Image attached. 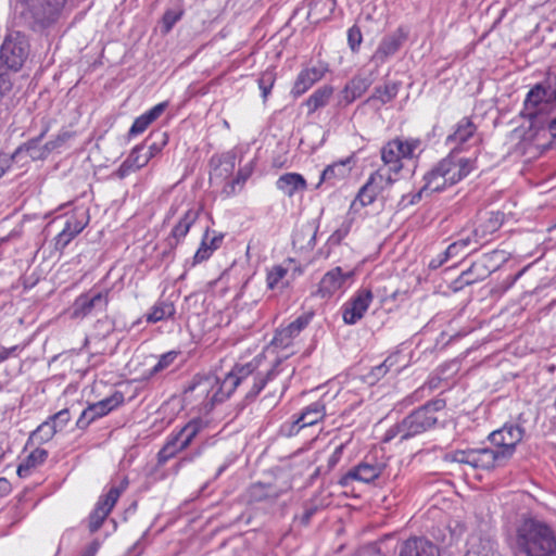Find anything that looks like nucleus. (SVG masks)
Instances as JSON below:
<instances>
[{
    "mask_svg": "<svg viewBox=\"0 0 556 556\" xmlns=\"http://www.w3.org/2000/svg\"><path fill=\"white\" fill-rule=\"evenodd\" d=\"M516 546L526 556H556V534L546 522L523 517L516 528Z\"/></svg>",
    "mask_w": 556,
    "mask_h": 556,
    "instance_id": "obj_1",
    "label": "nucleus"
},
{
    "mask_svg": "<svg viewBox=\"0 0 556 556\" xmlns=\"http://www.w3.org/2000/svg\"><path fill=\"white\" fill-rule=\"evenodd\" d=\"M473 163L475 161L470 159L457 157L454 152H451L425 175V185L414 194L410 203L420 201L425 193L428 195L440 192L447 186L457 184L472 170Z\"/></svg>",
    "mask_w": 556,
    "mask_h": 556,
    "instance_id": "obj_2",
    "label": "nucleus"
},
{
    "mask_svg": "<svg viewBox=\"0 0 556 556\" xmlns=\"http://www.w3.org/2000/svg\"><path fill=\"white\" fill-rule=\"evenodd\" d=\"M445 405L443 399L427 402L413 410L401 422L392 426L386 433V441L395 437H400V440L404 441L434 428L438 422V413L444 409Z\"/></svg>",
    "mask_w": 556,
    "mask_h": 556,
    "instance_id": "obj_3",
    "label": "nucleus"
},
{
    "mask_svg": "<svg viewBox=\"0 0 556 556\" xmlns=\"http://www.w3.org/2000/svg\"><path fill=\"white\" fill-rule=\"evenodd\" d=\"M553 102L555 100L551 97L549 88L536 84L530 89L521 111V115L529 121V138L534 139L541 131L545 130L548 122L547 115Z\"/></svg>",
    "mask_w": 556,
    "mask_h": 556,
    "instance_id": "obj_4",
    "label": "nucleus"
},
{
    "mask_svg": "<svg viewBox=\"0 0 556 556\" xmlns=\"http://www.w3.org/2000/svg\"><path fill=\"white\" fill-rule=\"evenodd\" d=\"M220 387L222 380L215 375L197 376L185 388L184 399L204 408H212L216 403H222L229 397L219 390Z\"/></svg>",
    "mask_w": 556,
    "mask_h": 556,
    "instance_id": "obj_5",
    "label": "nucleus"
},
{
    "mask_svg": "<svg viewBox=\"0 0 556 556\" xmlns=\"http://www.w3.org/2000/svg\"><path fill=\"white\" fill-rule=\"evenodd\" d=\"M445 458L451 462L466 464L473 468L485 470L504 466L508 462L505 454L501 453L495 446L493 448L458 450L446 454Z\"/></svg>",
    "mask_w": 556,
    "mask_h": 556,
    "instance_id": "obj_6",
    "label": "nucleus"
},
{
    "mask_svg": "<svg viewBox=\"0 0 556 556\" xmlns=\"http://www.w3.org/2000/svg\"><path fill=\"white\" fill-rule=\"evenodd\" d=\"M22 15L33 29L52 24L61 10L59 0H22Z\"/></svg>",
    "mask_w": 556,
    "mask_h": 556,
    "instance_id": "obj_7",
    "label": "nucleus"
},
{
    "mask_svg": "<svg viewBox=\"0 0 556 556\" xmlns=\"http://www.w3.org/2000/svg\"><path fill=\"white\" fill-rule=\"evenodd\" d=\"M507 261V253L503 250H494L475 262L467 270L463 271L459 280L465 285H472L485 279Z\"/></svg>",
    "mask_w": 556,
    "mask_h": 556,
    "instance_id": "obj_8",
    "label": "nucleus"
},
{
    "mask_svg": "<svg viewBox=\"0 0 556 556\" xmlns=\"http://www.w3.org/2000/svg\"><path fill=\"white\" fill-rule=\"evenodd\" d=\"M109 305V290L89 291L77 296L70 308L73 319H83L93 313H103Z\"/></svg>",
    "mask_w": 556,
    "mask_h": 556,
    "instance_id": "obj_9",
    "label": "nucleus"
},
{
    "mask_svg": "<svg viewBox=\"0 0 556 556\" xmlns=\"http://www.w3.org/2000/svg\"><path fill=\"white\" fill-rule=\"evenodd\" d=\"M126 486L127 481H123L118 486H112L105 495L100 496L88 518V528L91 533L97 532L101 528Z\"/></svg>",
    "mask_w": 556,
    "mask_h": 556,
    "instance_id": "obj_10",
    "label": "nucleus"
},
{
    "mask_svg": "<svg viewBox=\"0 0 556 556\" xmlns=\"http://www.w3.org/2000/svg\"><path fill=\"white\" fill-rule=\"evenodd\" d=\"M401 147V138H395L388 141L381 149L383 165L377 170H384L382 179H384L387 186H391L396 181V176L403 169Z\"/></svg>",
    "mask_w": 556,
    "mask_h": 556,
    "instance_id": "obj_11",
    "label": "nucleus"
},
{
    "mask_svg": "<svg viewBox=\"0 0 556 556\" xmlns=\"http://www.w3.org/2000/svg\"><path fill=\"white\" fill-rule=\"evenodd\" d=\"M523 434L525 429L522 427L506 424L501 429L491 432L489 440L509 460L515 454L516 446L521 442Z\"/></svg>",
    "mask_w": 556,
    "mask_h": 556,
    "instance_id": "obj_12",
    "label": "nucleus"
},
{
    "mask_svg": "<svg viewBox=\"0 0 556 556\" xmlns=\"http://www.w3.org/2000/svg\"><path fill=\"white\" fill-rule=\"evenodd\" d=\"M384 469V463L378 462L375 457H365L363 462L341 477L340 484L348 486L354 480L364 483L374 482L381 476Z\"/></svg>",
    "mask_w": 556,
    "mask_h": 556,
    "instance_id": "obj_13",
    "label": "nucleus"
},
{
    "mask_svg": "<svg viewBox=\"0 0 556 556\" xmlns=\"http://www.w3.org/2000/svg\"><path fill=\"white\" fill-rule=\"evenodd\" d=\"M124 402V394L115 391L112 395L89 404L80 414L76 426L79 429H86L96 419L108 415L114 408L118 407Z\"/></svg>",
    "mask_w": 556,
    "mask_h": 556,
    "instance_id": "obj_14",
    "label": "nucleus"
},
{
    "mask_svg": "<svg viewBox=\"0 0 556 556\" xmlns=\"http://www.w3.org/2000/svg\"><path fill=\"white\" fill-rule=\"evenodd\" d=\"M503 224V214L500 212H482L478 215L473 229L469 233L477 251L479 245L488 242L490 237L497 231Z\"/></svg>",
    "mask_w": 556,
    "mask_h": 556,
    "instance_id": "obj_15",
    "label": "nucleus"
},
{
    "mask_svg": "<svg viewBox=\"0 0 556 556\" xmlns=\"http://www.w3.org/2000/svg\"><path fill=\"white\" fill-rule=\"evenodd\" d=\"M377 71L372 70L368 74H357L350 79L338 96V105L345 108L361 98L376 79Z\"/></svg>",
    "mask_w": 556,
    "mask_h": 556,
    "instance_id": "obj_16",
    "label": "nucleus"
},
{
    "mask_svg": "<svg viewBox=\"0 0 556 556\" xmlns=\"http://www.w3.org/2000/svg\"><path fill=\"white\" fill-rule=\"evenodd\" d=\"M407 39V31L403 27L396 28L393 33L386 35L378 45L370 62L375 64L374 70L387 62L394 55Z\"/></svg>",
    "mask_w": 556,
    "mask_h": 556,
    "instance_id": "obj_17",
    "label": "nucleus"
},
{
    "mask_svg": "<svg viewBox=\"0 0 556 556\" xmlns=\"http://www.w3.org/2000/svg\"><path fill=\"white\" fill-rule=\"evenodd\" d=\"M200 213V208L191 207L182 214L177 224L173 227L168 237L165 239L166 248L163 252L164 254H168L174 251L185 239L191 226L198 220Z\"/></svg>",
    "mask_w": 556,
    "mask_h": 556,
    "instance_id": "obj_18",
    "label": "nucleus"
},
{
    "mask_svg": "<svg viewBox=\"0 0 556 556\" xmlns=\"http://www.w3.org/2000/svg\"><path fill=\"white\" fill-rule=\"evenodd\" d=\"M374 299L369 289H361L344 304L342 317L345 324L354 325L363 318Z\"/></svg>",
    "mask_w": 556,
    "mask_h": 556,
    "instance_id": "obj_19",
    "label": "nucleus"
},
{
    "mask_svg": "<svg viewBox=\"0 0 556 556\" xmlns=\"http://www.w3.org/2000/svg\"><path fill=\"white\" fill-rule=\"evenodd\" d=\"M325 416V405L315 402L303 409L299 417L290 424L282 426V431L289 437L296 434L302 428L313 426Z\"/></svg>",
    "mask_w": 556,
    "mask_h": 556,
    "instance_id": "obj_20",
    "label": "nucleus"
},
{
    "mask_svg": "<svg viewBox=\"0 0 556 556\" xmlns=\"http://www.w3.org/2000/svg\"><path fill=\"white\" fill-rule=\"evenodd\" d=\"M86 213L73 214L65 220L63 229L54 238V249L62 252L87 226Z\"/></svg>",
    "mask_w": 556,
    "mask_h": 556,
    "instance_id": "obj_21",
    "label": "nucleus"
},
{
    "mask_svg": "<svg viewBox=\"0 0 556 556\" xmlns=\"http://www.w3.org/2000/svg\"><path fill=\"white\" fill-rule=\"evenodd\" d=\"M470 140H473L475 142L479 141L477 127L470 118L464 117L456 124L453 134L447 136L446 143L456 144L452 151L456 155V150H460L462 147Z\"/></svg>",
    "mask_w": 556,
    "mask_h": 556,
    "instance_id": "obj_22",
    "label": "nucleus"
},
{
    "mask_svg": "<svg viewBox=\"0 0 556 556\" xmlns=\"http://www.w3.org/2000/svg\"><path fill=\"white\" fill-rule=\"evenodd\" d=\"M384 175V170H376L368 179V181L359 189L357 197L353 204L357 201L362 206H367L371 204L378 193L387 188L388 186L384 184V179H382Z\"/></svg>",
    "mask_w": 556,
    "mask_h": 556,
    "instance_id": "obj_23",
    "label": "nucleus"
},
{
    "mask_svg": "<svg viewBox=\"0 0 556 556\" xmlns=\"http://www.w3.org/2000/svg\"><path fill=\"white\" fill-rule=\"evenodd\" d=\"M353 273L343 274L341 267H336L327 271L319 282L317 294L321 298H328L341 289L344 282L351 278Z\"/></svg>",
    "mask_w": 556,
    "mask_h": 556,
    "instance_id": "obj_24",
    "label": "nucleus"
},
{
    "mask_svg": "<svg viewBox=\"0 0 556 556\" xmlns=\"http://www.w3.org/2000/svg\"><path fill=\"white\" fill-rule=\"evenodd\" d=\"M399 556H439V549L429 540L415 536L402 543Z\"/></svg>",
    "mask_w": 556,
    "mask_h": 556,
    "instance_id": "obj_25",
    "label": "nucleus"
},
{
    "mask_svg": "<svg viewBox=\"0 0 556 556\" xmlns=\"http://www.w3.org/2000/svg\"><path fill=\"white\" fill-rule=\"evenodd\" d=\"M326 68L319 66H313L304 68L298 75L293 88L292 94L300 97L305 93L315 83L319 81L325 75Z\"/></svg>",
    "mask_w": 556,
    "mask_h": 556,
    "instance_id": "obj_26",
    "label": "nucleus"
},
{
    "mask_svg": "<svg viewBox=\"0 0 556 556\" xmlns=\"http://www.w3.org/2000/svg\"><path fill=\"white\" fill-rule=\"evenodd\" d=\"M254 369L255 367L252 364L236 366L222 380V387L219 388V390H222V392L230 396L239 384H241L243 381H247L250 378Z\"/></svg>",
    "mask_w": 556,
    "mask_h": 556,
    "instance_id": "obj_27",
    "label": "nucleus"
},
{
    "mask_svg": "<svg viewBox=\"0 0 556 556\" xmlns=\"http://www.w3.org/2000/svg\"><path fill=\"white\" fill-rule=\"evenodd\" d=\"M276 187L282 193L292 198L295 193L305 191L307 182L301 174L286 173L277 179Z\"/></svg>",
    "mask_w": 556,
    "mask_h": 556,
    "instance_id": "obj_28",
    "label": "nucleus"
},
{
    "mask_svg": "<svg viewBox=\"0 0 556 556\" xmlns=\"http://www.w3.org/2000/svg\"><path fill=\"white\" fill-rule=\"evenodd\" d=\"M350 159L334 162L330 165H328L320 174V178L318 184L316 185V188H319L321 184L326 182L331 186H334L336 182L340 179H343L346 177L351 170V167L349 166Z\"/></svg>",
    "mask_w": 556,
    "mask_h": 556,
    "instance_id": "obj_29",
    "label": "nucleus"
},
{
    "mask_svg": "<svg viewBox=\"0 0 556 556\" xmlns=\"http://www.w3.org/2000/svg\"><path fill=\"white\" fill-rule=\"evenodd\" d=\"M334 88L330 85H324L317 88L303 103L307 109V114L311 115L317 110L327 106L333 97Z\"/></svg>",
    "mask_w": 556,
    "mask_h": 556,
    "instance_id": "obj_30",
    "label": "nucleus"
},
{
    "mask_svg": "<svg viewBox=\"0 0 556 556\" xmlns=\"http://www.w3.org/2000/svg\"><path fill=\"white\" fill-rule=\"evenodd\" d=\"M401 84L396 81L386 83L383 86L375 87L371 96H369L364 104L374 105L379 102L381 105L391 102L399 93Z\"/></svg>",
    "mask_w": 556,
    "mask_h": 556,
    "instance_id": "obj_31",
    "label": "nucleus"
},
{
    "mask_svg": "<svg viewBox=\"0 0 556 556\" xmlns=\"http://www.w3.org/2000/svg\"><path fill=\"white\" fill-rule=\"evenodd\" d=\"M281 365L282 361L279 358L275 362L274 366L266 372V375L258 374L253 376V384L248 391L245 397L249 400L255 399L256 395L266 387V384L273 381L283 370Z\"/></svg>",
    "mask_w": 556,
    "mask_h": 556,
    "instance_id": "obj_32",
    "label": "nucleus"
},
{
    "mask_svg": "<svg viewBox=\"0 0 556 556\" xmlns=\"http://www.w3.org/2000/svg\"><path fill=\"white\" fill-rule=\"evenodd\" d=\"M223 239V235H215L210 238L208 229H206L202 238L201 245L193 256L194 263H201L208 260L212 253L219 248Z\"/></svg>",
    "mask_w": 556,
    "mask_h": 556,
    "instance_id": "obj_33",
    "label": "nucleus"
},
{
    "mask_svg": "<svg viewBox=\"0 0 556 556\" xmlns=\"http://www.w3.org/2000/svg\"><path fill=\"white\" fill-rule=\"evenodd\" d=\"M279 496V492L269 484L261 482L252 484L248 492L247 497L249 503H257L267 500H275Z\"/></svg>",
    "mask_w": 556,
    "mask_h": 556,
    "instance_id": "obj_34",
    "label": "nucleus"
},
{
    "mask_svg": "<svg viewBox=\"0 0 556 556\" xmlns=\"http://www.w3.org/2000/svg\"><path fill=\"white\" fill-rule=\"evenodd\" d=\"M185 450L186 448L179 442V439H177L174 433H170L167 437L165 444L157 453V465L163 466L165 463Z\"/></svg>",
    "mask_w": 556,
    "mask_h": 556,
    "instance_id": "obj_35",
    "label": "nucleus"
},
{
    "mask_svg": "<svg viewBox=\"0 0 556 556\" xmlns=\"http://www.w3.org/2000/svg\"><path fill=\"white\" fill-rule=\"evenodd\" d=\"M465 525L457 520L450 521L443 529L442 535H435L445 546H451L464 535Z\"/></svg>",
    "mask_w": 556,
    "mask_h": 556,
    "instance_id": "obj_36",
    "label": "nucleus"
},
{
    "mask_svg": "<svg viewBox=\"0 0 556 556\" xmlns=\"http://www.w3.org/2000/svg\"><path fill=\"white\" fill-rule=\"evenodd\" d=\"M288 269L282 265H275L267 271L266 283L270 290H283L289 286V280L286 278Z\"/></svg>",
    "mask_w": 556,
    "mask_h": 556,
    "instance_id": "obj_37",
    "label": "nucleus"
},
{
    "mask_svg": "<svg viewBox=\"0 0 556 556\" xmlns=\"http://www.w3.org/2000/svg\"><path fill=\"white\" fill-rule=\"evenodd\" d=\"M175 314V307L173 303L169 302H157L155 303L151 311L147 314V321L148 323H157L163 319L169 318Z\"/></svg>",
    "mask_w": 556,
    "mask_h": 556,
    "instance_id": "obj_38",
    "label": "nucleus"
},
{
    "mask_svg": "<svg viewBox=\"0 0 556 556\" xmlns=\"http://www.w3.org/2000/svg\"><path fill=\"white\" fill-rule=\"evenodd\" d=\"M200 431L201 424L199 421H190L179 431L173 433L187 450L193 443Z\"/></svg>",
    "mask_w": 556,
    "mask_h": 556,
    "instance_id": "obj_39",
    "label": "nucleus"
},
{
    "mask_svg": "<svg viewBox=\"0 0 556 556\" xmlns=\"http://www.w3.org/2000/svg\"><path fill=\"white\" fill-rule=\"evenodd\" d=\"M167 143V134L163 131L151 132L141 146H144V153L156 155Z\"/></svg>",
    "mask_w": 556,
    "mask_h": 556,
    "instance_id": "obj_40",
    "label": "nucleus"
},
{
    "mask_svg": "<svg viewBox=\"0 0 556 556\" xmlns=\"http://www.w3.org/2000/svg\"><path fill=\"white\" fill-rule=\"evenodd\" d=\"M56 432V424H52L50 420H47L31 432L29 440L34 443L42 444L50 441Z\"/></svg>",
    "mask_w": 556,
    "mask_h": 556,
    "instance_id": "obj_41",
    "label": "nucleus"
},
{
    "mask_svg": "<svg viewBox=\"0 0 556 556\" xmlns=\"http://www.w3.org/2000/svg\"><path fill=\"white\" fill-rule=\"evenodd\" d=\"M401 154L403 159H417L424 151L422 141L419 138H401Z\"/></svg>",
    "mask_w": 556,
    "mask_h": 556,
    "instance_id": "obj_42",
    "label": "nucleus"
},
{
    "mask_svg": "<svg viewBox=\"0 0 556 556\" xmlns=\"http://www.w3.org/2000/svg\"><path fill=\"white\" fill-rule=\"evenodd\" d=\"M42 137H43V132L39 137L34 138L31 140L27 141L24 146L20 147L15 151V153L12 155L13 159L24 151L28 153V155L31 160H38V159L45 157L47 155V153H49V151L46 150V146L42 149H38V147H37Z\"/></svg>",
    "mask_w": 556,
    "mask_h": 556,
    "instance_id": "obj_43",
    "label": "nucleus"
},
{
    "mask_svg": "<svg viewBox=\"0 0 556 556\" xmlns=\"http://www.w3.org/2000/svg\"><path fill=\"white\" fill-rule=\"evenodd\" d=\"M252 174V169L251 168H241L236 178L232 179L231 181H229L223 189V193L226 195V197H230V195H233L236 194L237 192H239L243 185L245 184V181L248 180V178L251 176Z\"/></svg>",
    "mask_w": 556,
    "mask_h": 556,
    "instance_id": "obj_44",
    "label": "nucleus"
},
{
    "mask_svg": "<svg viewBox=\"0 0 556 556\" xmlns=\"http://www.w3.org/2000/svg\"><path fill=\"white\" fill-rule=\"evenodd\" d=\"M475 245V242L471 239V236L467 235L454 241L445 249V256L456 258L464 254L471 247Z\"/></svg>",
    "mask_w": 556,
    "mask_h": 556,
    "instance_id": "obj_45",
    "label": "nucleus"
},
{
    "mask_svg": "<svg viewBox=\"0 0 556 556\" xmlns=\"http://www.w3.org/2000/svg\"><path fill=\"white\" fill-rule=\"evenodd\" d=\"M296 337L295 333L287 326L277 329L271 340V345L279 349H287L292 344V340Z\"/></svg>",
    "mask_w": 556,
    "mask_h": 556,
    "instance_id": "obj_46",
    "label": "nucleus"
},
{
    "mask_svg": "<svg viewBox=\"0 0 556 556\" xmlns=\"http://www.w3.org/2000/svg\"><path fill=\"white\" fill-rule=\"evenodd\" d=\"M144 152V146H137L131 150L130 154L127 156V160L132 165V168L140 169L151 160V154Z\"/></svg>",
    "mask_w": 556,
    "mask_h": 556,
    "instance_id": "obj_47",
    "label": "nucleus"
},
{
    "mask_svg": "<svg viewBox=\"0 0 556 556\" xmlns=\"http://www.w3.org/2000/svg\"><path fill=\"white\" fill-rule=\"evenodd\" d=\"M353 225V217L346 216L339 228L330 236L329 241L331 244H340L342 240L349 235Z\"/></svg>",
    "mask_w": 556,
    "mask_h": 556,
    "instance_id": "obj_48",
    "label": "nucleus"
},
{
    "mask_svg": "<svg viewBox=\"0 0 556 556\" xmlns=\"http://www.w3.org/2000/svg\"><path fill=\"white\" fill-rule=\"evenodd\" d=\"M391 359V357H388L381 364L372 367L370 372L366 376L367 381L372 384L382 377H384L389 371L390 367L393 365Z\"/></svg>",
    "mask_w": 556,
    "mask_h": 556,
    "instance_id": "obj_49",
    "label": "nucleus"
},
{
    "mask_svg": "<svg viewBox=\"0 0 556 556\" xmlns=\"http://www.w3.org/2000/svg\"><path fill=\"white\" fill-rule=\"evenodd\" d=\"M218 166L214 169L213 175L216 177H227L235 169V155L227 154L219 159Z\"/></svg>",
    "mask_w": 556,
    "mask_h": 556,
    "instance_id": "obj_50",
    "label": "nucleus"
},
{
    "mask_svg": "<svg viewBox=\"0 0 556 556\" xmlns=\"http://www.w3.org/2000/svg\"><path fill=\"white\" fill-rule=\"evenodd\" d=\"M275 79H276L275 73L271 71H266L261 74L257 83H258L260 89L262 90V97H263L264 101L267 99L268 94L270 93L271 88L275 84Z\"/></svg>",
    "mask_w": 556,
    "mask_h": 556,
    "instance_id": "obj_51",
    "label": "nucleus"
},
{
    "mask_svg": "<svg viewBox=\"0 0 556 556\" xmlns=\"http://www.w3.org/2000/svg\"><path fill=\"white\" fill-rule=\"evenodd\" d=\"M178 353L176 351H169L159 358L157 363L150 370V376L156 375L167 367H169L176 359Z\"/></svg>",
    "mask_w": 556,
    "mask_h": 556,
    "instance_id": "obj_52",
    "label": "nucleus"
},
{
    "mask_svg": "<svg viewBox=\"0 0 556 556\" xmlns=\"http://www.w3.org/2000/svg\"><path fill=\"white\" fill-rule=\"evenodd\" d=\"M151 123H152V121L146 113L140 115L132 123V125L128 131V137L131 138V137L142 134L149 127V125Z\"/></svg>",
    "mask_w": 556,
    "mask_h": 556,
    "instance_id": "obj_53",
    "label": "nucleus"
},
{
    "mask_svg": "<svg viewBox=\"0 0 556 556\" xmlns=\"http://www.w3.org/2000/svg\"><path fill=\"white\" fill-rule=\"evenodd\" d=\"M362 41L363 35L361 28L356 25L350 27L348 30V43L353 52H357L359 50Z\"/></svg>",
    "mask_w": 556,
    "mask_h": 556,
    "instance_id": "obj_54",
    "label": "nucleus"
},
{
    "mask_svg": "<svg viewBox=\"0 0 556 556\" xmlns=\"http://www.w3.org/2000/svg\"><path fill=\"white\" fill-rule=\"evenodd\" d=\"M47 457H48V451H46L43 448H36L26 457V459L24 462L30 468H35V467L41 465L42 463H45Z\"/></svg>",
    "mask_w": 556,
    "mask_h": 556,
    "instance_id": "obj_55",
    "label": "nucleus"
},
{
    "mask_svg": "<svg viewBox=\"0 0 556 556\" xmlns=\"http://www.w3.org/2000/svg\"><path fill=\"white\" fill-rule=\"evenodd\" d=\"M71 415L68 409H62L50 417L52 424H56V430H62L70 421Z\"/></svg>",
    "mask_w": 556,
    "mask_h": 556,
    "instance_id": "obj_56",
    "label": "nucleus"
},
{
    "mask_svg": "<svg viewBox=\"0 0 556 556\" xmlns=\"http://www.w3.org/2000/svg\"><path fill=\"white\" fill-rule=\"evenodd\" d=\"M202 453V448L198 447L195 451L182 456L174 466V471L177 473L186 464L193 462Z\"/></svg>",
    "mask_w": 556,
    "mask_h": 556,
    "instance_id": "obj_57",
    "label": "nucleus"
},
{
    "mask_svg": "<svg viewBox=\"0 0 556 556\" xmlns=\"http://www.w3.org/2000/svg\"><path fill=\"white\" fill-rule=\"evenodd\" d=\"M308 323H309V317L306 315H302V316H299L292 323H290L288 325V327L293 331V333L299 336V333L308 325Z\"/></svg>",
    "mask_w": 556,
    "mask_h": 556,
    "instance_id": "obj_58",
    "label": "nucleus"
},
{
    "mask_svg": "<svg viewBox=\"0 0 556 556\" xmlns=\"http://www.w3.org/2000/svg\"><path fill=\"white\" fill-rule=\"evenodd\" d=\"M180 13H177L175 11H166L164 16H163V25H164V28H165V31H169L172 29V27L175 25V23L178 22V20L180 18Z\"/></svg>",
    "mask_w": 556,
    "mask_h": 556,
    "instance_id": "obj_59",
    "label": "nucleus"
},
{
    "mask_svg": "<svg viewBox=\"0 0 556 556\" xmlns=\"http://www.w3.org/2000/svg\"><path fill=\"white\" fill-rule=\"evenodd\" d=\"M68 138H71V134L65 131L63 134H60L55 140L53 141H49L46 143V150L47 151H52L54 149H56L58 147H60L63 142H65Z\"/></svg>",
    "mask_w": 556,
    "mask_h": 556,
    "instance_id": "obj_60",
    "label": "nucleus"
},
{
    "mask_svg": "<svg viewBox=\"0 0 556 556\" xmlns=\"http://www.w3.org/2000/svg\"><path fill=\"white\" fill-rule=\"evenodd\" d=\"M167 102H161L146 112L152 122H154L166 109Z\"/></svg>",
    "mask_w": 556,
    "mask_h": 556,
    "instance_id": "obj_61",
    "label": "nucleus"
},
{
    "mask_svg": "<svg viewBox=\"0 0 556 556\" xmlns=\"http://www.w3.org/2000/svg\"><path fill=\"white\" fill-rule=\"evenodd\" d=\"M135 170H137V168H132V165L126 159L116 170V175L118 178L123 179Z\"/></svg>",
    "mask_w": 556,
    "mask_h": 556,
    "instance_id": "obj_62",
    "label": "nucleus"
},
{
    "mask_svg": "<svg viewBox=\"0 0 556 556\" xmlns=\"http://www.w3.org/2000/svg\"><path fill=\"white\" fill-rule=\"evenodd\" d=\"M343 448H344V444H341L336 447V450L333 451V453L331 454V456L328 459L329 468H333L338 464V462L340 460V458L342 456Z\"/></svg>",
    "mask_w": 556,
    "mask_h": 556,
    "instance_id": "obj_63",
    "label": "nucleus"
},
{
    "mask_svg": "<svg viewBox=\"0 0 556 556\" xmlns=\"http://www.w3.org/2000/svg\"><path fill=\"white\" fill-rule=\"evenodd\" d=\"M452 257L445 256V251L439 254L437 257L432 258L429 263V267L432 269H437L441 267L444 263H446Z\"/></svg>",
    "mask_w": 556,
    "mask_h": 556,
    "instance_id": "obj_64",
    "label": "nucleus"
}]
</instances>
